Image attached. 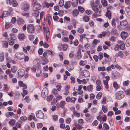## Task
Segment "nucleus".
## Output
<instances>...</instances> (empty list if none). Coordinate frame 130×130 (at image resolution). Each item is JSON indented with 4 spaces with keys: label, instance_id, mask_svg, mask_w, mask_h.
<instances>
[{
    "label": "nucleus",
    "instance_id": "nucleus-1",
    "mask_svg": "<svg viewBox=\"0 0 130 130\" xmlns=\"http://www.w3.org/2000/svg\"><path fill=\"white\" fill-rule=\"evenodd\" d=\"M27 30L28 32L30 34H33L35 31V26L34 25L29 24L27 26Z\"/></svg>",
    "mask_w": 130,
    "mask_h": 130
},
{
    "label": "nucleus",
    "instance_id": "nucleus-2",
    "mask_svg": "<svg viewBox=\"0 0 130 130\" xmlns=\"http://www.w3.org/2000/svg\"><path fill=\"white\" fill-rule=\"evenodd\" d=\"M115 95L116 98L117 100H120L124 97V94L122 91H119L116 93Z\"/></svg>",
    "mask_w": 130,
    "mask_h": 130
},
{
    "label": "nucleus",
    "instance_id": "nucleus-3",
    "mask_svg": "<svg viewBox=\"0 0 130 130\" xmlns=\"http://www.w3.org/2000/svg\"><path fill=\"white\" fill-rule=\"evenodd\" d=\"M15 56L16 58L21 60L24 59L25 56V55L23 53H17L15 54Z\"/></svg>",
    "mask_w": 130,
    "mask_h": 130
},
{
    "label": "nucleus",
    "instance_id": "nucleus-4",
    "mask_svg": "<svg viewBox=\"0 0 130 130\" xmlns=\"http://www.w3.org/2000/svg\"><path fill=\"white\" fill-rule=\"evenodd\" d=\"M48 94V91L47 88H44L42 90L41 93V96L44 99L45 98L46 96Z\"/></svg>",
    "mask_w": 130,
    "mask_h": 130
},
{
    "label": "nucleus",
    "instance_id": "nucleus-5",
    "mask_svg": "<svg viewBox=\"0 0 130 130\" xmlns=\"http://www.w3.org/2000/svg\"><path fill=\"white\" fill-rule=\"evenodd\" d=\"M106 80H103V83L104 85L105 86V88L108 89L109 87L108 85V81L109 80L110 77L109 76H107L105 77Z\"/></svg>",
    "mask_w": 130,
    "mask_h": 130
},
{
    "label": "nucleus",
    "instance_id": "nucleus-6",
    "mask_svg": "<svg viewBox=\"0 0 130 130\" xmlns=\"http://www.w3.org/2000/svg\"><path fill=\"white\" fill-rule=\"evenodd\" d=\"M118 44L119 45L120 49L123 50L125 49V45L124 42L123 41H118L117 42Z\"/></svg>",
    "mask_w": 130,
    "mask_h": 130
},
{
    "label": "nucleus",
    "instance_id": "nucleus-7",
    "mask_svg": "<svg viewBox=\"0 0 130 130\" xmlns=\"http://www.w3.org/2000/svg\"><path fill=\"white\" fill-rule=\"evenodd\" d=\"M36 115L38 118L43 119L44 117V115L41 111H39L36 112Z\"/></svg>",
    "mask_w": 130,
    "mask_h": 130
},
{
    "label": "nucleus",
    "instance_id": "nucleus-8",
    "mask_svg": "<svg viewBox=\"0 0 130 130\" xmlns=\"http://www.w3.org/2000/svg\"><path fill=\"white\" fill-rule=\"evenodd\" d=\"M76 100L75 98L74 97H71L70 98V96L67 97L66 99V101L67 102H71L73 103H74Z\"/></svg>",
    "mask_w": 130,
    "mask_h": 130
},
{
    "label": "nucleus",
    "instance_id": "nucleus-9",
    "mask_svg": "<svg viewBox=\"0 0 130 130\" xmlns=\"http://www.w3.org/2000/svg\"><path fill=\"white\" fill-rule=\"evenodd\" d=\"M34 5L33 8L34 10H38L41 8V6L40 4L36 3Z\"/></svg>",
    "mask_w": 130,
    "mask_h": 130
},
{
    "label": "nucleus",
    "instance_id": "nucleus-10",
    "mask_svg": "<svg viewBox=\"0 0 130 130\" xmlns=\"http://www.w3.org/2000/svg\"><path fill=\"white\" fill-rule=\"evenodd\" d=\"M128 36V34L126 32L123 31L121 33V37L123 40L126 39Z\"/></svg>",
    "mask_w": 130,
    "mask_h": 130
},
{
    "label": "nucleus",
    "instance_id": "nucleus-11",
    "mask_svg": "<svg viewBox=\"0 0 130 130\" xmlns=\"http://www.w3.org/2000/svg\"><path fill=\"white\" fill-rule=\"evenodd\" d=\"M18 73L19 77L21 78L24 74L25 72L24 70L20 69L18 70Z\"/></svg>",
    "mask_w": 130,
    "mask_h": 130
},
{
    "label": "nucleus",
    "instance_id": "nucleus-12",
    "mask_svg": "<svg viewBox=\"0 0 130 130\" xmlns=\"http://www.w3.org/2000/svg\"><path fill=\"white\" fill-rule=\"evenodd\" d=\"M29 5L26 4H24L22 6V9L24 11H26L29 10Z\"/></svg>",
    "mask_w": 130,
    "mask_h": 130
},
{
    "label": "nucleus",
    "instance_id": "nucleus-13",
    "mask_svg": "<svg viewBox=\"0 0 130 130\" xmlns=\"http://www.w3.org/2000/svg\"><path fill=\"white\" fill-rule=\"evenodd\" d=\"M9 3L14 7L18 5V3L16 1L14 0H9Z\"/></svg>",
    "mask_w": 130,
    "mask_h": 130
},
{
    "label": "nucleus",
    "instance_id": "nucleus-14",
    "mask_svg": "<svg viewBox=\"0 0 130 130\" xmlns=\"http://www.w3.org/2000/svg\"><path fill=\"white\" fill-rule=\"evenodd\" d=\"M9 13L8 11H4L2 15L1 16V18L2 19H3L4 17L5 18L9 15Z\"/></svg>",
    "mask_w": 130,
    "mask_h": 130
},
{
    "label": "nucleus",
    "instance_id": "nucleus-15",
    "mask_svg": "<svg viewBox=\"0 0 130 130\" xmlns=\"http://www.w3.org/2000/svg\"><path fill=\"white\" fill-rule=\"evenodd\" d=\"M116 57H120L121 58H122L124 56V54L122 51H119L117 53H116L115 55Z\"/></svg>",
    "mask_w": 130,
    "mask_h": 130
},
{
    "label": "nucleus",
    "instance_id": "nucleus-16",
    "mask_svg": "<svg viewBox=\"0 0 130 130\" xmlns=\"http://www.w3.org/2000/svg\"><path fill=\"white\" fill-rule=\"evenodd\" d=\"M112 77L115 78H117L118 77L119 73L118 72L114 71L112 72Z\"/></svg>",
    "mask_w": 130,
    "mask_h": 130
},
{
    "label": "nucleus",
    "instance_id": "nucleus-17",
    "mask_svg": "<svg viewBox=\"0 0 130 130\" xmlns=\"http://www.w3.org/2000/svg\"><path fill=\"white\" fill-rule=\"evenodd\" d=\"M70 88V87L68 86H66L65 87L64 90H65V92L63 94L64 95H68L69 91V90Z\"/></svg>",
    "mask_w": 130,
    "mask_h": 130
},
{
    "label": "nucleus",
    "instance_id": "nucleus-18",
    "mask_svg": "<svg viewBox=\"0 0 130 130\" xmlns=\"http://www.w3.org/2000/svg\"><path fill=\"white\" fill-rule=\"evenodd\" d=\"M35 115L34 114L31 113L28 117L27 119L29 121H31L32 120V119L35 120Z\"/></svg>",
    "mask_w": 130,
    "mask_h": 130
},
{
    "label": "nucleus",
    "instance_id": "nucleus-19",
    "mask_svg": "<svg viewBox=\"0 0 130 130\" xmlns=\"http://www.w3.org/2000/svg\"><path fill=\"white\" fill-rule=\"evenodd\" d=\"M18 37L19 39L22 40L25 38V36L23 34H19L18 35Z\"/></svg>",
    "mask_w": 130,
    "mask_h": 130
},
{
    "label": "nucleus",
    "instance_id": "nucleus-20",
    "mask_svg": "<svg viewBox=\"0 0 130 130\" xmlns=\"http://www.w3.org/2000/svg\"><path fill=\"white\" fill-rule=\"evenodd\" d=\"M70 1H68L65 3L64 5V7L66 9H68L70 7Z\"/></svg>",
    "mask_w": 130,
    "mask_h": 130
},
{
    "label": "nucleus",
    "instance_id": "nucleus-21",
    "mask_svg": "<svg viewBox=\"0 0 130 130\" xmlns=\"http://www.w3.org/2000/svg\"><path fill=\"white\" fill-rule=\"evenodd\" d=\"M80 116V113L78 112L75 111H74L73 112V113L72 115V118H73L74 116H76L77 117H79Z\"/></svg>",
    "mask_w": 130,
    "mask_h": 130
},
{
    "label": "nucleus",
    "instance_id": "nucleus-22",
    "mask_svg": "<svg viewBox=\"0 0 130 130\" xmlns=\"http://www.w3.org/2000/svg\"><path fill=\"white\" fill-rule=\"evenodd\" d=\"M46 34L47 37L49 36L50 32L49 31V28L48 27H44L43 28Z\"/></svg>",
    "mask_w": 130,
    "mask_h": 130
},
{
    "label": "nucleus",
    "instance_id": "nucleus-23",
    "mask_svg": "<svg viewBox=\"0 0 130 130\" xmlns=\"http://www.w3.org/2000/svg\"><path fill=\"white\" fill-rule=\"evenodd\" d=\"M9 36L10 39L12 40H14L17 39V37L15 35L11 33L10 34Z\"/></svg>",
    "mask_w": 130,
    "mask_h": 130
},
{
    "label": "nucleus",
    "instance_id": "nucleus-24",
    "mask_svg": "<svg viewBox=\"0 0 130 130\" xmlns=\"http://www.w3.org/2000/svg\"><path fill=\"white\" fill-rule=\"evenodd\" d=\"M2 46L4 48H7L8 46V43L6 41H3L2 42Z\"/></svg>",
    "mask_w": 130,
    "mask_h": 130
},
{
    "label": "nucleus",
    "instance_id": "nucleus-25",
    "mask_svg": "<svg viewBox=\"0 0 130 130\" xmlns=\"http://www.w3.org/2000/svg\"><path fill=\"white\" fill-rule=\"evenodd\" d=\"M15 123V120L13 119H11L9 121V124L10 125L12 126H13L14 125Z\"/></svg>",
    "mask_w": 130,
    "mask_h": 130
},
{
    "label": "nucleus",
    "instance_id": "nucleus-26",
    "mask_svg": "<svg viewBox=\"0 0 130 130\" xmlns=\"http://www.w3.org/2000/svg\"><path fill=\"white\" fill-rule=\"evenodd\" d=\"M24 22V20L21 18H19L17 20V23L19 25L23 24Z\"/></svg>",
    "mask_w": 130,
    "mask_h": 130
},
{
    "label": "nucleus",
    "instance_id": "nucleus-27",
    "mask_svg": "<svg viewBox=\"0 0 130 130\" xmlns=\"http://www.w3.org/2000/svg\"><path fill=\"white\" fill-rule=\"evenodd\" d=\"M104 56L107 58V61L108 62H110L111 61L110 59L109 58V55L105 53H104L103 54Z\"/></svg>",
    "mask_w": 130,
    "mask_h": 130
},
{
    "label": "nucleus",
    "instance_id": "nucleus-28",
    "mask_svg": "<svg viewBox=\"0 0 130 130\" xmlns=\"http://www.w3.org/2000/svg\"><path fill=\"white\" fill-rule=\"evenodd\" d=\"M72 5L74 7H76L78 4L77 0H72Z\"/></svg>",
    "mask_w": 130,
    "mask_h": 130
},
{
    "label": "nucleus",
    "instance_id": "nucleus-29",
    "mask_svg": "<svg viewBox=\"0 0 130 130\" xmlns=\"http://www.w3.org/2000/svg\"><path fill=\"white\" fill-rule=\"evenodd\" d=\"M13 114V112H8L6 113H5V115L6 117L8 118L10 116H12Z\"/></svg>",
    "mask_w": 130,
    "mask_h": 130
},
{
    "label": "nucleus",
    "instance_id": "nucleus-30",
    "mask_svg": "<svg viewBox=\"0 0 130 130\" xmlns=\"http://www.w3.org/2000/svg\"><path fill=\"white\" fill-rule=\"evenodd\" d=\"M127 24V22L126 20L122 21L120 23V25L122 26H125Z\"/></svg>",
    "mask_w": 130,
    "mask_h": 130
},
{
    "label": "nucleus",
    "instance_id": "nucleus-31",
    "mask_svg": "<svg viewBox=\"0 0 130 130\" xmlns=\"http://www.w3.org/2000/svg\"><path fill=\"white\" fill-rule=\"evenodd\" d=\"M108 129H109L108 126L106 123H104L103 125V130H106Z\"/></svg>",
    "mask_w": 130,
    "mask_h": 130
},
{
    "label": "nucleus",
    "instance_id": "nucleus-32",
    "mask_svg": "<svg viewBox=\"0 0 130 130\" xmlns=\"http://www.w3.org/2000/svg\"><path fill=\"white\" fill-rule=\"evenodd\" d=\"M111 11L109 10H108L106 15L107 17L109 19H110L111 18Z\"/></svg>",
    "mask_w": 130,
    "mask_h": 130
},
{
    "label": "nucleus",
    "instance_id": "nucleus-33",
    "mask_svg": "<svg viewBox=\"0 0 130 130\" xmlns=\"http://www.w3.org/2000/svg\"><path fill=\"white\" fill-rule=\"evenodd\" d=\"M74 66L72 64H70L69 66L68 67L67 69L70 72H71L74 68Z\"/></svg>",
    "mask_w": 130,
    "mask_h": 130
},
{
    "label": "nucleus",
    "instance_id": "nucleus-34",
    "mask_svg": "<svg viewBox=\"0 0 130 130\" xmlns=\"http://www.w3.org/2000/svg\"><path fill=\"white\" fill-rule=\"evenodd\" d=\"M116 20L115 18H113L111 21V24L112 26L114 28L116 27Z\"/></svg>",
    "mask_w": 130,
    "mask_h": 130
},
{
    "label": "nucleus",
    "instance_id": "nucleus-35",
    "mask_svg": "<svg viewBox=\"0 0 130 130\" xmlns=\"http://www.w3.org/2000/svg\"><path fill=\"white\" fill-rule=\"evenodd\" d=\"M87 61L86 60H81L80 61L79 64L80 66H83L87 64Z\"/></svg>",
    "mask_w": 130,
    "mask_h": 130
},
{
    "label": "nucleus",
    "instance_id": "nucleus-36",
    "mask_svg": "<svg viewBox=\"0 0 130 130\" xmlns=\"http://www.w3.org/2000/svg\"><path fill=\"white\" fill-rule=\"evenodd\" d=\"M96 5L94 6H93L91 7L95 13H97L99 11L98 8L96 7Z\"/></svg>",
    "mask_w": 130,
    "mask_h": 130
},
{
    "label": "nucleus",
    "instance_id": "nucleus-37",
    "mask_svg": "<svg viewBox=\"0 0 130 130\" xmlns=\"http://www.w3.org/2000/svg\"><path fill=\"white\" fill-rule=\"evenodd\" d=\"M52 19V18L50 16H48L46 17V21L48 22V24L49 25L51 24V21Z\"/></svg>",
    "mask_w": 130,
    "mask_h": 130
},
{
    "label": "nucleus",
    "instance_id": "nucleus-38",
    "mask_svg": "<svg viewBox=\"0 0 130 130\" xmlns=\"http://www.w3.org/2000/svg\"><path fill=\"white\" fill-rule=\"evenodd\" d=\"M64 4V1L63 0H60L59 2L58 5L60 7L63 6Z\"/></svg>",
    "mask_w": 130,
    "mask_h": 130
},
{
    "label": "nucleus",
    "instance_id": "nucleus-39",
    "mask_svg": "<svg viewBox=\"0 0 130 130\" xmlns=\"http://www.w3.org/2000/svg\"><path fill=\"white\" fill-rule=\"evenodd\" d=\"M102 110L104 113H106L108 109L106 106L103 105L102 107Z\"/></svg>",
    "mask_w": 130,
    "mask_h": 130
},
{
    "label": "nucleus",
    "instance_id": "nucleus-40",
    "mask_svg": "<svg viewBox=\"0 0 130 130\" xmlns=\"http://www.w3.org/2000/svg\"><path fill=\"white\" fill-rule=\"evenodd\" d=\"M79 13V12L77 10L75 9L73 11V15L75 17Z\"/></svg>",
    "mask_w": 130,
    "mask_h": 130
},
{
    "label": "nucleus",
    "instance_id": "nucleus-41",
    "mask_svg": "<svg viewBox=\"0 0 130 130\" xmlns=\"http://www.w3.org/2000/svg\"><path fill=\"white\" fill-rule=\"evenodd\" d=\"M102 95V92H100L96 96V98L97 99H100L101 98Z\"/></svg>",
    "mask_w": 130,
    "mask_h": 130
},
{
    "label": "nucleus",
    "instance_id": "nucleus-42",
    "mask_svg": "<svg viewBox=\"0 0 130 130\" xmlns=\"http://www.w3.org/2000/svg\"><path fill=\"white\" fill-rule=\"evenodd\" d=\"M11 25V23L6 22L5 25V29H8Z\"/></svg>",
    "mask_w": 130,
    "mask_h": 130
},
{
    "label": "nucleus",
    "instance_id": "nucleus-43",
    "mask_svg": "<svg viewBox=\"0 0 130 130\" xmlns=\"http://www.w3.org/2000/svg\"><path fill=\"white\" fill-rule=\"evenodd\" d=\"M61 32L62 35L64 36H67L68 34V31L65 30H61Z\"/></svg>",
    "mask_w": 130,
    "mask_h": 130
},
{
    "label": "nucleus",
    "instance_id": "nucleus-44",
    "mask_svg": "<svg viewBox=\"0 0 130 130\" xmlns=\"http://www.w3.org/2000/svg\"><path fill=\"white\" fill-rule=\"evenodd\" d=\"M77 32L80 34H82L84 31V29L82 27H80L78 28Z\"/></svg>",
    "mask_w": 130,
    "mask_h": 130
},
{
    "label": "nucleus",
    "instance_id": "nucleus-45",
    "mask_svg": "<svg viewBox=\"0 0 130 130\" xmlns=\"http://www.w3.org/2000/svg\"><path fill=\"white\" fill-rule=\"evenodd\" d=\"M78 9L79 11L81 13H83L84 11V9L82 7L78 6Z\"/></svg>",
    "mask_w": 130,
    "mask_h": 130
},
{
    "label": "nucleus",
    "instance_id": "nucleus-46",
    "mask_svg": "<svg viewBox=\"0 0 130 130\" xmlns=\"http://www.w3.org/2000/svg\"><path fill=\"white\" fill-rule=\"evenodd\" d=\"M89 20V17L87 15H85L83 18V20L85 22H88Z\"/></svg>",
    "mask_w": 130,
    "mask_h": 130
},
{
    "label": "nucleus",
    "instance_id": "nucleus-47",
    "mask_svg": "<svg viewBox=\"0 0 130 130\" xmlns=\"http://www.w3.org/2000/svg\"><path fill=\"white\" fill-rule=\"evenodd\" d=\"M61 46L62 47L63 50L64 51H65L67 48L68 46L67 44H64L63 45H61Z\"/></svg>",
    "mask_w": 130,
    "mask_h": 130
},
{
    "label": "nucleus",
    "instance_id": "nucleus-48",
    "mask_svg": "<svg viewBox=\"0 0 130 130\" xmlns=\"http://www.w3.org/2000/svg\"><path fill=\"white\" fill-rule=\"evenodd\" d=\"M78 124L82 125L84 123V121L82 119H80L78 120Z\"/></svg>",
    "mask_w": 130,
    "mask_h": 130
},
{
    "label": "nucleus",
    "instance_id": "nucleus-49",
    "mask_svg": "<svg viewBox=\"0 0 130 130\" xmlns=\"http://www.w3.org/2000/svg\"><path fill=\"white\" fill-rule=\"evenodd\" d=\"M98 70L99 71H104L106 70V69L104 67H99L98 68Z\"/></svg>",
    "mask_w": 130,
    "mask_h": 130
},
{
    "label": "nucleus",
    "instance_id": "nucleus-50",
    "mask_svg": "<svg viewBox=\"0 0 130 130\" xmlns=\"http://www.w3.org/2000/svg\"><path fill=\"white\" fill-rule=\"evenodd\" d=\"M125 44L127 46H130V38H128L126 40Z\"/></svg>",
    "mask_w": 130,
    "mask_h": 130
},
{
    "label": "nucleus",
    "instance_id": "nucleus-51",
    "mask_svg": "<svg viewBox=\"0 0 130 130\" xmlns=\"http://www.w3.org/2000/svg\"><path fill=\"white\" fill-rule=\"evenodd\" d=\"M4 59V56L3 53H0V62L3 61Z\"/></svg>",
    "mask_w": 130,
    "mask_h": 130
},
{
    "label": "nucleus",
    "instance_id": "nucleus-52",
    "mask_svg": "<svg viewBox=\"0 0 130 130\" xmlns=\"http://www.w3.org/2000/svg\"><path fill=\"white\" fill-rule=\"evenodd\" d=\"M66 104V102L64 101H61L60 103V106L61 108H63Z\"/></svg>",
    "mask_w": 130,
    "mask_h": 130
},
{
    "label": "nucleus",
    "instance_id": "nucleus-53",
    "mask_svg": "<svg viewBox=\"0 0 130 130\" xmlns=\"http://www.w3.org/2000/svg\"><path fill=\"white\" fill-rule=\"evenodd\" d=\"M17 70V68L16 67L13 66L11 68V71L13 73H15Z\"/></svg>",
    "mask_w": 130,
    "mask_h": 130
},
{
    "label": "nucleus",
    "instance_id": "nucleus-54",
    "mask_svg": "<svg viewBox=\"0 0 130 130\" xmlns=\"http://www.w3.org/2000/svg\"><path fill=\"white\" fill-rule=\"evenodd\" d=\"M39 12L38 10H35L33 13V15L36 17L38 16L39 15Z\"/></svg>",
    "mask_w": 130,
    "mask_h": 130
},
{
    "label": "nucleus",
    "instance_id": "nucleus-55",
    "mask_svg": "<svg viewBox=\"0 0 130 130\" xmlns=\"http://www.w3.org/2000/svg\"><path fill=\"white\" fill-rule=\"evenodd\" d=\"M27 118V117L25 116H23L20 117V119L22 121H24L26 120Z\"/></svg>",
    "mask_w": 130,
    "mask_h": 130
},
{
    "label": "nucleus",
    "instance_id": "nucleus-56",
    "mask_svg": "<svg viewBox=\"0 0 130 130\" xmlns=\"http://www.w3.org/2000/svg\"><path fill=\"white\" fill-rule=\"evenodd\" d=\"M113 85L115 89H118L119 88V86L116 82H114Z\"/></svg>",
    "mask_w": 130,
    "mask_h": 130
},
{
    "label": "nucleus",
    "instance_id": "nucleus-57",
    "mask_svg": "<svg viewBox=\"0 0 130 130\" xmlns=\"http://www.w3.org/2000/svg\"><path fill=\"white\" fill-rule=\"evenodd\" d=\"M76 56L77 58L78 59H80L82 57V56L81 55V52H77L76 54Z\"/></svg>",
    "mask_w": 130,
    "mask_h": 130
},
{
    "label": "nucleus",
    "instance_id": "nucleus-58",
    "mask_svg": "<svg viewBox=\"0 0 130 130\" xmlns=\"http://www.w3.org/2000/svg\"><path fill=\"white\" fill-rule=\"evenodd\" d=\"M119 45L118 44H116L114 47V50L115 51H118L119 50Z\"/></svg>",
    "mask_w": 130,
    "mask_h": 130
},
{
    "label": "nucleus",
    "instance_id": "nucleus-59",
    "mask_svg": "<svg viewBox=\"0 0 130 130\" xmlns=\"http://www.w3.org/2000/svg\"><path fill=\"white\" fill-rule=\"evenodd\" d=\"M101 3L103 6H106L107 5V1L105 0H102Z\"/></svg>",
    "mask_w": 130,
    "mask_h": 130
},
{
    "label": "nucleus",
    "instance_id": "nucleus-60",
    "mask_svg": "<svg viewBox=\"0 0 130 130\" xmlns=\"http://www.w3.org/2000/svg\"><path fill=\"white\" fill-rule=\"evenodd\" d=\"M75 126L78 129L80 130L83 128V127L80 126V125L76 124L75 123Z\"/></svg>",
    "mask_w": 130,
    "mask_h": 130
},
{
    "label": "nucleus",
    "instance_id": "nucleus-61",
    "mask_svg": "<svg viewBox=\"0 0 130 130\" xmlns=\"http://www.w3.org/2000/svg\"><path fill=\"white\" fill-rule=\"evenodd\" d=\"M46 52L49 55H53V52L51 50H47Z\"/></svg>",
    "mask_w": 130,
    "mask_h": 130
},
{
    "label": "nucleus",
    "instance_id": "nucleus-62",
    "mask_svg": "<svg viewBox=\"0 0 130 130\" xmlns=\"http://www.w3.org/2000/svg\"><path fill=\"white\" fill-rule=\"evenodd\" d=\"M129 82L128 80L124 81L123 82V85L124 86H128Z\"/></svg>",
    "mask_w": 130,
    "mask_h": 130
},
{
    "label": "nucleus",
    "instance_id": "nucleus-63",
    "mask_svg": "<svg viewBox=\"0 0 130 130\" xmlns=\"http://www.w3.org/2000/svg\"><path fill=\"white\" fill-rule=\"evenodd\" d=\"M96 88V90L98 91H100L102 89V87L101 86V85L97 86Z\"/></svg>",
    "mask_w": 130,
    "mask_h": 130
},
{
    "label": "nucleus",
    "instance_id": "nucleus-64",
    "mask_svg": "<svg viewBox=\"0 0 130 130\" xmlns=\"http://www.w3.org/2000/svg\"><path fill=\"white\" fill-rule=\"evenodd\" d=\"M42 62H43V64H45V63H47L48 62V60L47 58H44L42 60Z\"/></svg>",
    "mask_w": 130,
    "mask_h": 130
}]
</instances>
